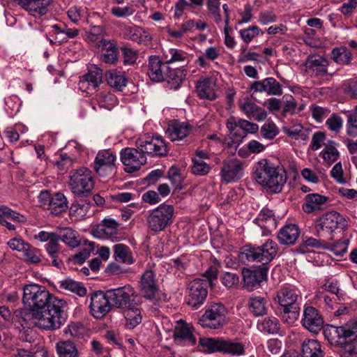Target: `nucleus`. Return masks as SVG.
Here are the masks:
<instances>
[{
    "label": "nucleus",
    "instance_id": "423d86ee",
    "mask_svg": "<svg viewBox=\"0 0 357 357\" xmlns=\"http://www.w3.org/2000/svg\"><path fill=\"white\" fill-rule=\"evenodd\" d=\"M227 310L220 303H211L199 319V324L203 328L218 329L227 322Z\"/></svg>",
    "mask_w": 357,
    "mask_h": 357
},
{
    "label": "nucleus",
    "instance_id": "f03ea898",
    "mask_svg": "<svg viewBox=\"0 0 357 357\" xmlns=\"http://www.w3.org/2000/svg\"><path fill=\"white\" fill-rule=\"evenodd\" d=\"M252 175L256 182L271 194L280 192L287 182L285 171L265 158L255 164Z\"/></svg>",
    "mask_w": 357,
    "mask_h": 357
},
{
    "label": "nucleus",
    "instance_id": "412c9836",
    "mask_svg": "<svg viewBox=\"0 0 357 357\" xmlns=\"http://www.w3.org/2000/svg\"><path fill=\"white\" fill-rule=\"evenodd\" d=\"M251 89L255 92H266L271 96L282 94V85L273 77H267L260 81H255L251 85Z\"/></svg>",
    "mask_w": 357,
    "mask_h": 357
},
{
    "label": "nucleus",
    "instance_id": "ddd939ff",
    "mask_svg": "<svg viewBox=\"0 0 357 357\" xmlns=\"http://www.w3.org/2000/svg\"><path fill=\"white\" fill-rule=\"evenodd\" d=\"M139 290L141 295L148 300L155 298L158 290V280L155 272L151 269H146L141 275L139 282Z\"/></svg>",
    "mask_w": 357,
    "mask_h": 357
},
{
    "label": "nucleus",
    "instance_id": "7ed1b4c3",
    "mask_svg": "<svg viewBox=\"0 0 357 357\" xmlns=\"http://www.w3.org/2000/svg\"><path fill=\"white\" fill-rule=\"evenodd\" d=\"M301 296L298 289L291 287H282L273 297L275 303L278 305L282 321L289 325L294 324L300 316Z\"/></svg>",
    "mask_w": 357,
    "mask_h": 357
},
{
    "label": "nucleus",
    "instance_id": "ea45409f",
    "mask_svg": "<svg viewBox=\"0 0 357 357\" xmlns=\"http://www.w3.org/2000/svg\"><path fill=\"white\" fill-rule=\"evenodd\" d=\"M163 56L167 63H188V54L183 50L171 48L164 52Z\"/></svg>",
    "mask_w": 357,
    "mask_h": 357
},
{
    "label": "nucleus",
    "instance_id": "603ef678",
    "mask_svg": "<svg viewBox=\"0 0 357 357\" xmlns=\"http://www.w3.org/2000/svg\"><path fill=\"white\" fill-rule=\"evenodd\" d=\"M222 338H200L199 346L207 353L220 352Z\"/></svg>",
    "mask_w": 357,
    "mask_h": 357
},
{
    "label": "nucleus",
    "instance_id": "4d7b16f0",
    "mask_svg": "<svg viewBox=\"0 0 357 357\" xmlns=\"http://www.w3.org/2000/svg\"><path fill=\"white\" fill-rule=\"evenodd\" d=\"M3 218L8 219L10 221L17 223H21L26 221V218L24 215L11 210L7 206H2L0 208V220L4 222L5 220Z\"/></svg>",
    "mask_w": 357,
    "mask_h": 357
},
{
    "label": "nucleus",
    "instance_id": "f8f14e48",
    "mask_svg": "<svg viewBox=\"0 0 357 357\" xmlns=\"http://www.w3.org/2000/svg\"><path fill=\"white\" fill-rule=\"evenodd\" d=\"M135 291L130 284L107 290V296L112 305L118 308L129 305L135 296Z\"/></svg>",
    "mask_w": 357,
    "mask_h": 357
},
{
    "label": "nucleus",
    "instance_id": "864d4df0",
    "mask_svg": "<svg viewBox=\"0 0 357 357\" xmlns=\"http://www.w3.org/2000/svg\"><path fill=\"white\" fill-rule=\"evenodd\" d=\"M125 318L126 320V326L129 329L135 328L142 322L141 312L138 308H128L125 312Z\"/></svg>",
    "mask_w": 357,
    "mask_h": 357
},
{
    "label": "nucleus",
    "instance_id": "2eb2a0df",
    "mask_svg": "<svg viewBox=\"0 0 357 357\" xmlns=\"http://www.w3.org/2000/svg\"><path fill=\"white\" fill-rule=\"evenodd\" d=\"M245 163L236 158L224 161L220 176L226 183L238 181L243 176Z\"/></svg>",
    "mask_w": 357,
    "mask_h": 357
},
{
    "label": "nucleus",
    "instance_id": "f3484780",
    "mask_svg": "<svg viewBox=\"0 0 357 357\" xmlns=\"http://www.w3.org/2000/svg\"><path fill=\"white\" fill-rule=\"evenodd\" d=\"M301 323L309 331L317 333L322 328L324 320L315 307L305 305Z\"/></svg>",
    "mask_w": 357,
    "mask_h": 357
},
{
    "label": "nucleus",
    "instance_id": "338daca9",
    "mask_svg": "<svg viewBox=\"0 0 357 357\" xmlns=\"http://www.w3.org/2000/svg\"><path fill=\"white\" fill-rule=\"evenodd\" d=\"M110 12L116 17H127L135 13V9L132 5H127L124 7L113 6Z\"/></svg>",
    "mask_w": 357,
    "mask_h": 357
},
{
    "label": "nucleus",
    "instance_id": "69168bd1",
    "mask_svg": "<svg viewBox=\"0 0 357 357\" xmlns=\"http://www.w3.org/2000/svg\"><path fill=\"white\" fill-rule=\"evenodd\" d=\"M348 245L349 240H340L331 245L328 249L336 256L342 257L347 252Z\"/></svg>",
    "mask_w": 357,
    "mask_h": 357
},
{
    "label": "nucleus",
    "instance_id": "c85d7f7f",
    "mask_svg": "<svg viewBox=\"0 0 357 357\" xmlns=\"http://www.w3.org/2000/svg\"><path fill=\"white\" fill-rule=\"evenodd\" d=\"M261 262L266 264L271 261L277 255L278 245L272 239H267L264 243L258 246Z\"/></svg>",
    "mask_w": 357,
    "mask_h": 357
},
{
    "label": "nucleus",
    "instance_id": "5701e85b",
    "mask_svg": "<svg viewBox=\"0 0 357 357\" xmlns=\"http://www.w3.org/2000/svg\"><path fill=\"white\" fill-rule=\"evenodd\" d=\"M246 342L238 338H222L220 353L232 356L245 354Z\"/></svg>",
    "mask_w": 357,
    "mask_h": 357
},
{
    "label": "nucleus",
    "instance_id": "052dcab7",
    "mask_svg": "<svg viewBox=\"0 0 357 357\" xmlns=\"http://www.w3.org/2000/svg\"><path fill=\"white\" fill-rule=\"evenodd\" d=\"M261 134L264 138L266 139H273L279 133V129L277 126L272 121L266 122L261 127Z\"/></svg>",
    "mask_w": 357,
    "mask_h": 357
},
{
    "label": "nucleus",
    "instance_id": "e2e57ef3",
    "mask_svg": "<svg viewBox=\"0 0 357 357\" xmlns=\"http://www.w3.org/2000/svg\"><path fill=\"white\" fill-rule=\"evenodd\" d=\"M310 111L312 112V117L318 123L322 122L331 113V110L327 107H323L315 105L310 107Z\"/></svg>",
    "mask_w": 357,
    "mask_h": 357
},
{
    "label": "nucleus",
    "instance_id": "3c124183",
    "mask_svg": "<svg viewBox=\"0 0 357 357\" xmlns=\"http://www.w3.org/2000/svg\"><path fill=\"white\" fill-rule=\"evenodd\" d=\"M259 252L258 246L245 245L241 249L240 257L242 260L261 262Z\"/></svg>",
    "mask_w": 357,
    "mask_h": 357
},
{
    "label": "nucleus",
    "instance_id": "f704fd0d",
    "mask_svg": "<svg viewBox=\"0 0 357 357\" xmlns=\"http://www.w3.org/2000/svg\"><path fill=\"white\" fill-rule=\"evenodd\" d=\"M128 31L129 38L139 44L148 45L152 40L151 33L142 27L134 26L130 27Z\"/></svg>",
    "mask_w": 357,
    "mask_h": 357
},
{
    "label": "nucleus",
    "instance_id": "09e8293b",
    "mask_svg": "<svg viewBox=\"0 0 357 357\" xmlns=\"http://www.w3.org/2000/svg\"><path fill=\"white\" fill-rule=\"evenodd\" d=\"M238 33L241 40L245 43L249 44L259 35H263L264 32L257 25H252L247 28L240 29Z\"/></svg>",
    "mask_w": 357,
    "mask_h": 357
},
{
    "label": "nucleus",
    "instance_id": "6ab92c4d",
    "mask_svg": "<svg viewBox=\"0 0 357 357\" xmlns=\"http://www.w3.org/2000/svg\"><path fill=\"white\" fill-rule=\"evenodd\" d=\"M174 340L177 344L193 346L196 338L192 334L190 326L183 320L176 323L174 331Z\"/></svg>",
    "mask_w": 357,
    "mask_h": 357
},
{
    "label": "nucleus",
    "instance_id": "c03bdc74",
    "mask_svg": "<svg viewBox=\"0 0 357 357\" xmlns=\"http://www.w3.org/2000/svg\"><path fill=\"white\" fill-rule=\"evenodd\" d=\"M257 327L261 332L275 334L280 330V323L276 317H267L258 323Z\"/></svg>",
    "mask_w": 357,
    "mask_h": 357
},
{
    "label": "nucleus",
    "instance_id": "4468645a",
    "mask_svg": "<svg viewBox=\"0 0 357 357\" xmlns=\"http://www.w3.org/2000/svg\"><path fill=\"white\" fill-rule=\"evenodd\" d=\"M109 301V298L107 296V291L105 293L96 291L92 294L89 305L92 316L96 319L105 317L112 310Z\"/></svg>",
    "mask_w": 357,
    "mask_h": 357
},
{
    "label": "nucleus",
    "instance_id": "9b49d317",
    "mask_svg": "<svg viewBox=\"0 0 357 357\" xmlns=\"http://www.w3.org/2000/svg\"><path fill=\"white\" fill-rule=\"evenodd\" d=\"M121 160L127 172H135L146 162V156L137 147V149L126 147L120 153Z\"/></svg>",
    "mask_w": 357,
    "mask_h": 357
},
{
    "label": "nucleus",
    "instance_id": "39448f33",
    "mask_svg": "<svg viewBox=\"0 0 357 357\" xmlns=\"http://www.w3.org/2000/svg\"><path fill=\"white\" fill-rule=\"evenodd\" d=\"M92 172L86 167H81L70 174L68 186L75 196L86 197L94 188Z\"/></svg>",
    "mask_w": 357,
    "mask_h": 357
},
{
    "label": "nucleus",
    "instance_id": "c756f323",
    "mask_svg": "<svg viewBox=\"0 0 357 357\" xmlns=\"http://www.w3.org/2000/svg\"><path fill=\"white\" fill-rule=\"evenodd\" d=\"M301 357H324L321 344L316 340L305 339L301 345Z\"/></svg>",
    "mask_w": 357,
    "mask_h": 357
},
{
    "label": "nucleus",
    "instance_id": "0eeeda50",
    "mask_svg": "<svg viewBox=\"0 0 357 357\" xmlns=\"http://www.w3.org/2000/svg\"><path fill=\"white\" fill-rule=\"evenodd\" d=\"M172 205L162 204L149 211L147 216L148 227L154 232L163 231L172 222L174 215Z\"/></svg>",
    "mask_w": 357,
    "mask_h": 357
},
{
    "label": "nucleus",
    "instance_id": "0e129e2a",
    "mask_svg": "<svg viewBox=\"0 0 357 357\" xmlns=\"http://www.w3.org/2000/svg\"><path fill=\"white\" fill-rule=\"evenodd\" d=\"M240 109L248 118H252L259 109V107L249 99L244 100L240 104Z\"/></svg>",
    "mask_w": 357,
    "mask_h": 357
},
{
    "label": "nucleus",
    "instance_id": "7c9ffc66",
    "mask_svg": "<svg viewBox=\"0 0 357 357\" xmlns=\"http://www.w3.org/2000/svg\"><path fill=\"white\" fill-rule=\"evenodd\" d=\"M105 76L107 84L117 91H122L128 83L126 74L121 70H110Z\"/></svg>",
    "mask_w": 357,
    "mask_h": 357
},
{
    "label": "nucleus",
    "instance_id": "79ce46f5",
    "mask_svg": "<svg viewBox=\"0 0 357 357\" xmlns=\"http://www.w3.org/2000/svg\"><path fill=\"white\" fill-rule=\"evenodd\" d=\"M59 357H77L78 354L75 344L71 341H61L56 343Z\"/></svg>",
    "mask_w": 357,
    "mask_h": 357
},
{
    "label": "nucleus",
    "instance_id": "774afa93",
    "mask_svg": "<svg viewBox=\"0 0 357 357\" xmlns=\"http://www.w3.org/2000/svg\"><path fill=\"white\" fill-rule=\"evenodd\" d=\"M84 331L82 325L72 323L64 328L63 333L66 337H79L83 335Z\"/></svg>",
    "mask_w": 357,
    "mask_h": 357
},
{
    "label": "nucleus",
    "instance_id": "4c0bfd02",
    "mask_svg": "<svg viewBox=\"0 0 357 357\" xmlns=\"http://www.w3.org/2000/svg\"><path fill=\"white\" fill-rule=\"evenodd\" d=\"M91 208V204L86 201L81 200L72 204L70 208V215L75 220H80L86 217Z\"/></svg>",
    "mask_w": 357,
    "mask_h": 357
},
{
    "label": "nucleus",
    "instance_id": "a211bd4d",
    "mask_svg": "<svg viewBox=\"0 0 357 357\" xmlns=\"http://www.w3.org/2000/svg\"><path fill=\"white\" fill-rule=\"evenodd\" d=\"M102 82V70L96 66L91 67L86 74L79 82V88L89 93L96 89Z\"/></svg>",
    "mask_w": 357,
    "mask_h": 357
},
{
    "label": "nucleus",
    "instance_id": "4be33fe9",
    "mask_svg": "<svg viewBox=\"0 0 357 357\" xmlns=\"http://www.w3.org/2000/svg\"><path fill=\"white\" fill-rule=\"evenodd\" d=\"M245 287L252 291L259 284L266 280L267 277V268L261 267L254 270L243 268L242 271Z\"/></svg>",
    "mask_w": 357,
    "mask_h": 357
},
{
    "label": "nucleus",
    "instance_id": "13d9d810",
    "mask_svg": "<svg viewBox=\"0 0 357 357\" xmlns=\"http://www.w3.org/2000/svg\"><path fill=\"white\" fill-rule=\"evenodd\" d=\"M347 133L351 137L357 136V105L347 116Z\"/></svg>",
    "mask_w": 357,
    "mask_h": 357
},
{
    "label": "nucleus",
    "instance_id": "6e6552de",
    "mask_svg": "<svg viewBox=\"0 0 357 357\" xmlns=\"http://www.w3.org/2000/svg\"><path fill=\"white\" fill-rule=\"evenodd\" d=\"M136 146L144 155L152 157L166 155L169 151L167 144L164 138L159 135L146 134L139 137L136 141Z\"/></svg>",
    "mask_w": 357,
    "mask_h": 357
},
{
    "label": "nucleus",
    "instance_id": "37998d69",
    "mask_svg": "<svg viewBox=\"0 0 357 357\" xmlns=\"http://www.w3.org/2000/svg\"><path fill=\"white\" fill-rule=\"evenodd\" d=\"M60 237L58 236L54 241L47 243L45 245V250L48 255L52 259V264L57 268L61 265V261L58 259L61 252V245L59 244Z\"/></svg>",
    "mask_w": 357,
    "mask_h": 357
},
{
    "label": "nucleus",
    "instance_id": "bf43d9fd",
    "mask_svg": "<svg viewBox=\"0 0 357 357\" xmlns=\"http://www.w3.org/2000/svg\"><path fill=\"white\" fill-rule=\"evenodd\" d=\"M192 172L195 175L204 176L211 171V165L204 160L192 158Z\"/></svg>",
    "mask_w": 357,
    "mask_h": 357
},
{
    "label": "nucleus",
    "instance_id": "de8ad7c7",
    "mask_svg": "<svg viewBox=\"0 0 357 357\" xmlns=\"http://www.w3.org/2000/svg\"><path fill=\"white\" fill-rule=\"evenodd\" d=\"M344 332L342 326H329L324 328V335L331 343L340 344L338 341L344 340Z\"/></svg>",
    "mask_w": 357,
    "mask_h": 357
},
{
    "label": "nucleus",
    "instance_id": "c9c22d12",
    "mask_svg": "<svg viewBox=\"0 0 357 357\" xmlns=\"http://www.w3.org/2000/svg\"><path fill=\"white\" fill-rule=\"evenodd\" d=\"M257 224L266 229H271L276 227L274 213L268 208H263L255 219Z\"/></svg>",
    "mask_w": 357,
    "mask_h": 357
},
{
    "label": "nucleus",
    "instance_id": "5fc2aeb1",
    "mask_svg": "<svg viewBox=\"0 0 357 357\" xmlns=\"http://www.w3.org/2000/svg\"><path fill=\"white\" fill-rule=\"evenodd\" d=\"M24 259L26 262L32 264H38L41 261V251L28 244L22 252Z\"/></svg>",
    "mask_w": 357,
    "mask_h": 357
},
{
    "label": "nucleus",
    "instance_id": "b1692460",
    "mask_svg": "<svg viewBox=\"0 0 357 357\" xmlns=\"http://www.w3.org/2000/svg\"><path fill=\"white\" fill-rule=\"evenodd\" d=\"M119 223L112 218H105L102 222L92 229V234L98 238H107L116 234Z\"/></svg>",
    "mask_w": 357,
    "mask_h": 357
},
{
    "label": "nucleus",
    "instance_id": "a19ab883",
    "mask_svg": "<svg viewBox=\"0 0 357 357\" xmlns=\"http://www.w3.org/2000/svg\"><path fill=\"white\" fill-rule=\"evenodd\" d=\"M320 155L328 165L335 162L340 156L335 143L333 141H328V143L325 144L324 149L321 151Z\"/></svg>",
    "mask_w": 357,
    "mask_h": 357
},
{
    "label": "nucleus",
    "instance_id": "49530a36",
    "mask_svg": "<svg viewBox=\"0 0 357 357\" xmlns=\"http://www.w3.org/2000/svg\"><path fill=\"white\" fill-rule=\"evenodd\" d=\"M114 251L115 259L117 261L127 263L129 264L133 263L131 252L128 246L121 243L116 244L114 246Z\"/></svg>",
    "mask_w": 357,
    "mask_h": 357
},
{
    "label": "nucleus",
    "instance_id": "8fccbe9b",
    "mask_svg": "<svg viewBox=\"0 0 357 357\" xmlns=\"http://www.w3.org/2000/svg\"><path fill=\"white\" fill-rule=\"evenodd\" d=\"M96 102L98 107L111 110L118 104V100L112 93H100L96 96Z\"/></svg>",
    "mask_w": 357,
    "mask_h": 357
},
{
    "label": "nucleus",
    "instance_id": "393cba45",
    "mask_svg": "<svg viewBox=\"0 0 357 357\" xmlns=\"http://www.w3.org/2000/svg\"><path fill=\"white\" fill-rule=\"evenodd\" d=\"M328 60L323 56L312 54L305 61L306 68L316 75H324L328 72Z\"/></svg>",
    "mask_w": 357,
    "mask_h": 357
},
{
    "label": "nucleus",
    "instance_id": "e433bc0d",
    "mask_svg": "<svg viewBox=\"0 0 357 357\" xmlns=\"http://www.w3.org/2000/svg\"><path fill=\"white\" fill-rule=\"evenodd\" d=\"M59 288L62 290L74 293L81 297L84 296L87 293L86 289L81 282L70 278H66L59 281Z\"/></svg>",
    "mask_w": 357,
    "mask_h": 357
},
{
    "label": "nucleus",
    "instance_id": "473e14b6",
    "mask_svg": "<svg viewBox=\"0 0 357 357\" xmlns=\"http://www.w3.org/2000/svg\"><path fill=\"white\" fill-rule=\"evenodd\" d=\"M197 92L202 99L213 100L217 97L215 91V83L209 79H204L197 82Z\"/></svg>",
    "mask_w": 357,
    "mask_h": 357
},
{
    "label": "nucleus",
    "instance_id": "cd10ccee",
    "mask_svg": "<svg viewBox=\"0 0 357 357\" xmlns=\"http://www.w3.org/2000/svg\"><path fill=\"white\" fill-rule=\"evenodd\" d=\"M164 68H166V66L158 56H151L149 57L147 74L152 81L159 82L165 79Z\"/></svg>",
    "mask_w": 357,
    "mask_h": 357
},
{
    "label": "nucleus",
    "instance_id": "9d476101",
    "mask_svg": "<svg viewBox=\"0 0 357 357\" xmlns=\"http://www.w3.org/2000/svg\"><path fill=\"white\" fill-rule=\"evenodd\" d=\"M209 286L211 282L208 280L197 278L191 281L187 288V304L194 310L198 309L206 299Z\"/></svg>",
    "mask_w": 357,
    "mask_h": 357
},
{
    "label": "nucleus",
    "instance_id": "a878e982",
    "mask_svg": "<svg viewBox=\"0 0 357 357\" xmlns=\"http://www.w3.org/2000/svg\"><path fill=\"white\" fill-rule=\"evenodd\" d=\"M329 200V197L318 193L308 194L305 197V202L302 205L303 211L306 213H312L319 211Z\"/></svg>",
    "mask_w": 357,
    "mask_h": 357
},
{
    "label": "nucleus",
    "instance_id": "680f3d73",
    "mask_svg": "<svg viewBox=\"0 0 357 357\" xmlns=\"http://www.w3.org/2000/svg\"><path fill=\"white\" fill-rule=\"evenodd\" d=\"M206 6L216 24L222 22L220 15V0H207Z\"/></svg>",
    "mask_w": 357,
    "mask_h": 357
},
{
    "label": "nucleus",
    "instance_id": "20e7f679",
    "mask_svg": "<svg viewBox=\"0 0 357 357\" xmlns=\"http://www.w3.org/2000/svg\"><path fill=\"white\" fill-rule=\"evenodd\" d=\"M314 228L319 238H331L337 228L347 230L348 224L347 219L340 213L331 211L324 213L315 220Z\"/></svg>",
    "mask_w": 357,
    "mask_h": 357
},
{
    "label": "nucleus",
    "instance_id": "72a5a7b5",
    "mask_svg": "<svg viewBox=\"0 0 357 357\" xmlns=\"http://www.w3.org/2000/svg\"><path fill=\"white\" fill-rule=\"evenodd\" d=\"M268 303L265 298L260 296H252L248 301L250 312L255 317H260L266 314Z\"/></svg>",
    "mask_w": 357,
    "mask_h": 357
},
{
    "label": "nucleus",
    "instance_id": "a18cd8bd",
    "mask_svg": "<svg viewBox=\"0 0 357 357\" xmlns=\"http://www.w3.org/2000/svg\"><path fill=\"white\" fill-rule=\"evenodd\" d=\"M185 75V70L176 68L169 70L166 79L171 89H177L184 80Z\"/></svg>",
    "mask_w": 357,
    "mask_h": 357
},
{
    "label": "nucleus",
    "instance_id": "aec40b11",
    "mask_svg": "<svg viewBox=\"0 0 357 357\" xmlns=\"http://www.w3.org/2000/svg\"><path fill=\"white\" fill-rule=\"evenodd\" d=\"M192 132V126L187 122L177 120L170 121L167 129V134L172 142H180L187 137Z\"/></svg>",
    "mask_w": 357,
    "mask_h": 357
},
{
    "label": "nucleus",
    "instance_id": "bb28decb",
    "mask_svg": "<svg viewBox=\"0 0 357 357\" xmlns=\"http://www.w3.org/2000/svg\"><path fill=\"white\" fill-rule=\"evenodd\" d=\"M300 235L299 228L294 224L282 227L278 233V239L282 245H294Z\"/></svg>",
    "mask_w": 357,
    "mask_h": 357
},
{
    "label": "nucleus",
    "instance_id": "6e6d98bb",
    "mask_svg": "<svg viewBox=\"0 0 357 357\" xmlns=\"http://www.w3.org/2000/svg\"><path fill=\"white\" fill-rule=\"evenodd\" d=\"M59 237L60 240L70 247L76 248L80 244L77 232L70 228L63 229Z\"/></svg>",
    "mask_w": 357,
    "mask_h": 357
},
{
    "label": "nucleus",
    "instance_id": "f257e3e1",
    "mask_svg": "<svg viewBox=\"0 0 357 357\" xmlns=\"http://www.w3.org/2000/svg\"><path fill=\"white\" fill-rule=\"evenodd\" d=\"M22 301L29 307L32 324L45 331L60 328L67 319V303L56 297L44 286L30 284L24 287Z\"/></svg>",
    "mask_w": 357,
    "mask_h": 357
},
{
    "label": "nucleus",
    "instance_id": "58836bf2",
    "mask_svg": "<svg viewBox=\"0 0 357 357\" xmlns=\"http://www.w3.org/2000/svg\"><path fill=\"white\" fill-rule=\"evenodd\" d=\"M68 208V200L65 195L56 192L52 196L51 203L48 210L54 215H59Z\"/></svg>",
    "mask_w": 357,
    "mask_h": 357
},
{
    "label": "nucleus",
    "instance_id": "1a4fd4ad",
    "mask_svg": "<svg viewBox=\"0 0 357 357\" xmlns=\"http://www.w3.org/2000/svg\"><path fill=\"white\" fill-rule=\"evenodd\" d=\"M136 146L144 155L152 157L166 155L169 151L167 144L164 138L159 135L146 134L139 137L136 141Z\"/></svg>",
    "mask_w": 357,
    "mask_h": 357
},
{
    "label": "nucleus",
    "instance_id": "dca6fc26",
    "mask_svg": "<svg viewBox=\"0 0 357 357\" xmlns=\"http://www.w3.org/2000/svg\"><path fill=\"white\" fill-rule=\"evenodd\" d=\"M116 160V154L112 150L100 151L95 158L94 169L99 175L104 176L107 172L114 169Z\"/></svg>",
    "mask_w": 357,
    "mask_h": 357
},
{
    "label": "nucleus",
    "instance_id": "2f4dec72",
    "mask_svg": "<svg viewBox=\"0 0 357 357\" xmlns=\"http://www.w3.org/2000/svg\"><path fill=\"white\" fill-rule=\"evenodd\" d=\"M331 59L337 65H350L353 59L351 52L345 46L334 47L331 52Z\"/></svg>",
    "mask_w": 357,
    "mask_h": 357
}]
</instances>
